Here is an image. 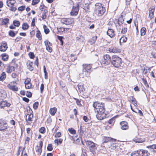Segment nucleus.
Wrapping results in <instances>:
<instances>
[{
  "mask_svg": "<svg viewBox=\"0 0 156 156\" xmlns=\"http://www.w3.org/2000/svg\"><path fill=\"white\" fill-rule=\"evenodd\" d=\"M76 39L77 41H80L83 42V41L84 39L83 36H80L79 37H76Z\"/></svg>",
  "mask_w": 156,
  "mask_h": 156,
  "instance_id": "nucleus-39",
  "label": "nucleus"
},
{
  "mask_svg": "<svg viewBox=\"0 0 156 156\" xmlns=\"http://www.w3.org/2000/svg\"><path fill=\"white\" fill-rule=\"evenodd\" d=\"M86 144L88 146L90 151L91 152H93L97 149V147L95 144L90 141H87L86 142Z\"/></svg>",
  "mask_w": 156,
  "mask_h": 156,
  "instance_id": "nucleus-5",
  "label": "nucleus"
},
{
  "mask_svg": "<svg viewBox=\"0 0 156 156\" xmlns=\"http://www.w3.org/2000/svg\"><path fill=\"white\" fill-rule=\"evenodd\" d=\"M2 24L3 25H7L9 23V19L8 18H5L3 19L2 21Z\"/></svg>",
  "mask_w": 156,
  "mask_h": 156,
  "instance_id": "nucleus-29",
  "label": "nucleus"
},
{
  "mask_svg": "<svg viewBox=\"0 0 156 156\" xmlns=\"http://www.w3.org/2000/svg\"><path fill=\"white\" fill-rule=\"evenodd\" d=\"M142 72V74L143 75H144L146 76H147V70L146 69L145 67L142 68L141 69Z\"/></svg>",
  "mask_w": 156,
  "mask_h": 156,
  "instance_id": "nucleus-35",
  "label": "nucleus"
},
{
  "mask_svg": "<svg viewBox=\"0 0 156 156\" xmlns=\"http://www.w3.org/2000/svg\"><path fill=\"white\" fill-rule=\"evenodd\" d=\"M115 140L112 138L109 137H104L103 139L104 143H107L112 140Z\"/></svg>",
  "mask_w": 156,
  "mask_h": 156,
  "instance_id": "nucleus-22",
  "label": "nucleus"
},
{
  "mask_svg": "<svg viewBox=\"0 0 156 156\" xmlns=\"http://www.w3.org/2000/svg\"><path fill=\"white\" fill-rule=\"evenodd\" d=\"M137 151H135L131 154V156H139Z\"/></svg>",
  "mask_w": 156,
  "mask_h": 156,
  "instance_id": "nucleus-51",
  "label": "nucleus"
},
{
  "mask_svg": "<svg viewBox=\"0 0 156 156\" xmlns=\"http://www.w3.org/2000/svg\"><path fill=\"white\" fill-rule=\"evenodd\" d=\"M147 147L153 150L154 152H156V144H154L147 146Z\"/></svg>",
  "mask_w": 156,
  "mask_h": 156,
  "instance_id": "nucleus-26",
  "label": "nucleus"
},
{
  "mask_svg": "<svg viewBox=\"0 0 156 156\" xmlns=\"http://www.w3.org/2000/svg\"><path fill=\"white\" fill-rule=\"evenodd\" d=\"M6 77L5 73L3 72L2 73L0 76V80L3 81L4 80Z\"/></svg>",
  "mask_w": 156,
  "mask_h": 156,
  "instance_id": "nucleus-25",
  "label": "nucleus"
},
{
  "mask_svg": "<svg viewBox=\"0 0 156 156\" xmlns=\"http://www.w3.org/2000/svg\"><path fill=\"white\" fill-rule=\"evenodd\" d=\"M69 132L73 134H74L76 133V131L73 128H69L68 129Z\"/></svg>",
  "mask_w": 156,
  "mask_h": 156,
  "instance_id": "nucleus-43",
  "label": "nucleus"
},
{
  "mask_svg": "<svg viewBox=\"0 0 156 156\" xmlns=\"http://www.w3.org/2000/svg\"><path fill=\"white\" fill-rule=\"evenodd\" d=\"M87 2H88L89 3H90V2L87 0H84L83 4V6H82V8L87 12H89L90 10L89 3H87Z\"/></svg>",
  "mask_w": 156,
  "mask_h": 156,
  "instance_id": "nucleus-10",
  "label": "nucleus"
},
{
  "mask_svg": "<svg viewBox=\"0 0 156 156\" xmlns=\"http://www.w3.org/2000/svg\"><path fill=\"white\" fill-rule=\"evenodd\" d=\"M29 55L30 57L32 59H33L34 57V55L33 52H30L29 53Z\"/></svg>",
  "mask_w": 156,
  "mask_h": 156,
  "instance_id": "nucleus-52",
  "label": "nucleus"
},
{
  "mask_svg": "<svg viewBox=\"0 0 156 156\" xmlns=\"http://www.w3.org/2000/svg\"><path fill=\"white\" fill-rule=\"evenodd\" d=\"M62 141L63 140L62 139L59 138V139H55L54 142L55 143L57 144V145H58L59 143L61 144L62 143Z\"/></svg>",
  "mask_w": 156,
  "mask_h": 156,
  "instance_id": "nucleus-36",
  "label": "nucleus"
},
{
  "mask_svg": "<svg viewBox=\"0 0 156 156\" xmlns=\"http://www.w3.org/2000/svg\"><path fill=\"white\" fill-rule=\"evenodd\" d=\"M36 36L39 40H41V34L40 31L39 30L37 31Z\"/></svg>",
  "mask_w": 156,
  "mask_h": 156,
  "instance_id": "nucleus-30",
  "label": "nucleus"
},
{
  "mask_svg": "<svg viewBox=\"0 0 156 156\" xmlns=\"http://www.w3.org/2000/svg\"><path fill=\"white\" fill-rule=\"evenodd\" d=\"M15 70V67L14 66H9L7 68V72L8 73H11Z\"/></svg>",
  "mask_w": 156,
  "mask_h": 156,
  "instance_id": "nucleus-24",
  "label": "nucleus"
},
{
  "mask_svg": "<svg viewBox=\"0 0 156 156\" xmlns=\"http://www.w3.org/2000/svg\"><path fill=\"white\" fill-rule=\"evenodd\" d=\"M105 8L101 3H97L95 4L94 12L98 16H102L105 12Z\"/></svg>",
  "mask_w": 156,
  "mask_h": 156,
  "instance_id": "nucleus-2",
  "label": "nucleus"
},
{
  "mask_svg": "<svg viewBox=\"0 0 156 156\" xmlns=\"http://www.w3.org/2000/svg\"><path fill=\"white\" fill-rule=\"evenodd\" d=\"M92 64H85L82 65L83 69V72H86L90 73L91 71V69L92 67Z\"/></svg>",
  "mask_w": 156,
  "mask_h": 156,
  "instance_id": "nucleus-9",
  "label": "nucleus"
},
{
  "mask_svg": "<svg viewBox=\"0 0 156 156\" xmlns=\"http://www.w3.org/2000/svg\"><path fill=\"white\" fill-rule=\"evenodd\" d=\"M124 20L122 17L119 18L118 21V23L119 26H121L123 23Z\"/></svg>",
  "mask_w": 156,
  "mask_h": 156,
  "instance_id": "nucleus-33",
  "label": "nucleus"
},
{
  "mask_svg": "<svg viewBox=\"0 0 156 156\" xmlns=\"http://www.w3.org/2000/svg\"><path fill=\"white\" fill-rule=\"evenodd\" d=\"M10 104L8 103L6 101H2L0 103V106L1 108H3L5 107H9Z\"/></svg>",
  "mask_w": 156,
  "mask_h": 156,
  "instance_id": "nucleus-17",
  "label": "nucleus"
},
{
  "mask_svg": "<svg viewBox=\"0 0 156 156\" xmlns=\"http://www.w3.org/2000/svg\"><path fill=\"white\" fill-rule=\"evenodd\" d=\"M45 129L44 127H41L39 130V132L40 133H45Z\"/></svg>",
  "mask_w": 156,
  "mask_h": 156,
  "instance_id": "nucleus-49",
  "label": "nucleus"
},
{
  "mask_svg": "<svg viewBox=\"0 0 156 156\" xmlns=\"http://www.w3.org/2000/svg\"><path fill=\"white\" fill-rule=\"evenodd\" d=\"M139 156H148L149 153L146 150H137Z\"/></svg>",
  "mask_w": 156,
  "mask_h": 156,
  "instance_id": "nucleus-11",
  "label": "nucleus"
},
{
  "mask_svg": "<svg viewBox=\"0 0 156 156\" xmlns=\"http://www.w3.org/2000/svg\"><path fill=\"white\" fill-rule=\"evenodd\" d=\"M22 39V37H17L15 40V42H17L20 41Z\"/></svg>",
  "mask_w": 156,
  "mask_h": 156,
  "instance_id": "nucleus-64",
  "label": "nucleus"
},
{
  "mask_svg": "<svg viewBox=\"0 0 156 156\" xmlns=\"http://www.w3.org/2000/svg\"><path fill=\"white\" fill-rule=\"evenodd\" d=\"M25 6H22L18 8V10L19 11H22L24 10L25 9Z\"/></svg>",
  "mask_w": 156,
  "mask_h": 156,
  "instance_id": "nucleus-54",
  "label": "nucleus"
},
{
  "mask_svg": "<svg viewBox=\"0 0 156 156\" xmlns=\"http://www.w3.org/2000/svg\"><path fill=\"white\" fill-rule=\"evenodd\" d=\"M132 98V100H131V102L135 106H136L137 105V101H136L135 99L133 97V96H131L130 97V98Z\"/></svg>",
  "mask_w": 156,
  "mask_h": 156,
  "instance_id": "nucleus-40",
  "label": "nucleus"
},
{
  "mask_svg": "<svg viewBox=\"0 0 156 156\" xmlns=\"http://www.w3.org/2000/svg\"><path fill=\"white\" fill-rule=\"evenodd\" d=\"M111 58L110 56L108 54H106L103 56L101 63L105 65H107L111 63Z\"/></svg>",
  "mask_w": 156,
  "mask_h": 156,
  "instance_id": "nucleus-4",
  "label": "nucleus"
},
{
  "mask_svg": "<svg viewBox=\"0 0 156 156\" xmlns=\"http://www.w3.org/2000/svg\"><path fill=\"white\" fill-rule=\"evenodd\" d=\"M57 111V108L55 107H54L51 108L49 110V112L52 115H54Z\"/></svg>",
  "mask_w": 156,
  "mask_h": 156,
  "instance_id": "nucleus-23",
  "label": "nucleus"
},
{
  "mask_svg": "<svg viewBox=\"0 0 156 156\" xmlns=\"http://www.w3.org/2000/svg\"><path fill=\"white\" fill-rule=\"evenodd\" d=\"M33 117V115L32 113L28 114L26 116V120L27 122H31L32 121V119Z\"/></svg>",
  "mask_w": 156,
  "mask_h": 156,
  "instance_id": "nucleus-21",
  "label": "nucleus"
},
{
  "mask_svg": "<svg viewBox=\"0 0 156 156\" xmlns=\"http://www.w3.org/2000/svg\"><path fill=\"white\" fill-rule=\"evenodd\" d=\"M107 34L111 37H112L115 35L114 31L112 29H109L107 32Z\"/></svg>",
  "mask_w": 156,
  "mask_h": 156,
  "instance_id": "nucleus-18",
  "label": "nucleus"
},
{
  "mask_svg": "<svg viewBox=\"0 0 156 156\" xmlns=\"http://www.w3.org/2000/svg\"><path fill=\"white\" fill-rule=\"evenodd\" d=\"M27 64V67L30 70L32 71L33 70L34 68L33 67V62L30 61H28Z\"/></svg>",
  "mask_w": 156,
  "mask_h": 156,
  "instance_id": "nucleus-19",
  "label": "nucleus"
},
{
  "mask_svg": "<svg viewBox=\"0 0 156 156\" xmlns=\"http://www.w3.org/2000/svg\"><path fill=\"white\" fill-rule=\"evenodd\" d=\"M97 38V37L96 36H95L92 37L91 41L93 43H94L96 40Z\"/></svg>",
  "mask_w": 156,
  "mask_h": 156,
  "instance_id": "nucleus-58",
  "label": "nucleus"
},
{
  "mask_svg": "<svg viewBox=\"0 0 156 156\" xmlns=\"http://www.w3.org/2000/svg\"><path fill=\"white\" fill-rule=\"evenodd\" d=\"M39 105V103L38 102H35L33 105V108L34 109L36 110L38 107Z\"/></svg>",
  "mask_w": 156,
  "mask_h": 156,
  "instance_id": "nucleus-44",
  "label": "nucleus"
},
{
  "mask_svg": "<svg viewBox=\"0 0 156 156\" xmlns=\"http://www.w3.org/2000/svg\"><path fill=\"white\" fill-rule=\"evenodd\" d=\"M109 51L113 53L119 52L120 50L117 47H111L109 49Z\"/></svg>",
  "mask_w": 156,
  "mask_h": 156,
  "instance_id": "nucleus-16",
  "label": "nucleus"
},
{
  "mask_svg": "<svg viewBox=\"0 0 156 156\" xmlns=\"http://www.w3.org/2000/svg\"><path fill=\"white\" fill-rule=\"evenodd\" d=\"M13 24L15 26L19 27L20 25V23L19 21L15 20L13 21Z\"/></svg>",
  "mask_w": 156,
  "mask_h": 156,
  "instance_id": "nucleus-37",
  "label": "nucleus"
},
{
  "mask_svg": "<svg viewBox=\"0 0 156 156\" xmlns=\"http://www.w3.org/2000/svg\"><path fill=\"white\" fill-rule=\"evenodd\" d=\"M81 126H80V129L78 130V132L80 134V136H82L83 133V131L81 129Z\"/></svg>",
  "mask_w": 156,
  "mask_h": 156,
  "instance_id": "nucleus-48",
  "label": "nucleus"
},
{
  "mask_svg": "<svg viewBox=\"0 0 156 156\" xmlns=\"http://www.w3.org/2000/svg\"><path fill=\"white\" fill-rule=\"evenodd\" d=\"M61 21L62 24L68 25L72 24L73 23L74 20L72 18H65L62 19Z\"/></svg>",
  "mask_w": 156,
  "mask_h": 156,
  "instance_id": "nucleus-7",
  "label": "nucleus"
},
{
  "mask_svg": "<svg viewBox=\"0 0 156 156\" xmlns=\"http://www.w3.org/2000/svg\"><path fill=\"white\" fill-rule=\"evenodd\" d=\"M146 31V29L145 27H142L140 30L141 35L144 36L145 34Z\"/></svg>",
  "mask_w": 156,
  "mask_h": 156,
  "instance_id": "nucleus-32",
  "label": "nucleus"
},
{
  "mask_svg": "<svg viewBox=\"0 0 156 156\" xmlns=\"http://www.w3.org/2000/svg\"><path fill=\"white\" fill-rule=\"evenodd\" d=\"M29 25L27 23H23L22 25V28L24 30H26L29 28Z\"/></svg>",
  "mask_w": 156,
  "mask_h": 156,
  "instance_id": "nucleus-28",
  "label": "nucleus"
},
{
  "mask_svg": "<svg viewBox=\"0 0 156 156\" xmlns=\"http://www.w3.org/2000/svg\"><path fill=\"white\" fill-rule=\"evenodd\" d=\"M40 1V0H33L32 1L31 4L34 5L37 4Z\"/></svg>",
  "mask_w": 156,
  "mask_h": 156,
  "instance_id": "nucleus-47",
  "label": "nucleus"
},
{
  "mask_svg": "<svg viewBox=\"0 0 156 156\" xmlns=\"http://www.w3.org/2000/svg\"><path fill=\"white\" fill-rule=\"evenodd\" d=\"M47 7L45 6L44 5H41L40 7V9L41 11H45L44 10Z\"/></svg>",
  "mask_w": 156,
  "mask_h": 156,
  "instance_id": "nucleus-53",
  "label": "nucleus"
},
{
  "mask_svg": "<svg viewBox=\"0 0 156 156\" xmlns=\"http://www.w3.org/2000/svg\"><path fill=\"white\" fill-rule=\"evenodd\" d=\"M45 44V45H48L49 46H52V44L50 42L48 41H44Z\"/></svg>",
  "mask_w": 156,
  "mask_h": 156,
  "instance_id": "nucleus-56",
  "label": "nucleus"
},
{
  "mask_svg": "<svg viewBox=\"0 0 156 156\" xmlns=\"http://www.w3.org/2000/svg\"><path fill=\"white\" fill-rule=\"evenodd\" d=\"M111 64L116 68L120 67L122 64V59L118 56L114 55L111 57Z\"/></svg>",
  "mask_w": 156,
  "mask_h": 156,
  "instance_id": "nucleus-3",
  "label": "nucleus"
},
{
  "mask_svg": "<svg viewBox=\"0 0 156 156\" xmlns=\"http://www.w3.org/2000/svg\"><path fill=\"white\" fill-rule=\"evenodd\" d=\"M7 44L5 41L2 42V45L0 46V51H5L7 49Z\"/></svg>",
  "mask_w": 156,
  "mask_h": 156,
  "instance_id": "nucleus-13",
  "label": "nucleus"
},
{
  "mask_svg": "<svg viewBox=\"0 0 156 156\" xmlns=\"http://www.w3.org/2000/svg\"><path fill=\"white\" fill-rule=\"evenodd\" d=\"M58 32H63L65 31V29L62 27L57 28Z\"/></svg>",
  "mask_w": 156,
  "mask_h": 156,
  "instance_id": "nucleus-59",
  "label": "nucleus"
},
{
  "mask_svg": "<svg viewBox=\"0 0 156 156\" xmlns=\"http://www.w3.org/2000/svg\"><path fill=\"white\" fill-rule=\"evenodd\" d=\"M128 124V123L126 121L121 122L120 123V125L121 129L122 130H126L128 129L129 126Z\"/></svg>",
  "mask_w": 156,
  "mask_h": 156,
  "instance_id": "nucleus-14",
  "label": "nucleus"
},
{
  "mask_svg": "<svg viewBox=\"0 0 156 156\" xmlns=\"http://www.w3.org/2000/svg\"><path fill=\"white\" fill-rule=\"evenodd\" d=\"M115 122V118H112L110 119L108 121V123L109 124L111 125L112 126Z\"/></svg>",
  "mask_w": 156,
  "mask_h": 156,
  "instance_id": "nucleus-38",
  "label": "nucleus"
},
{
  "mask_svg": "<svg viewBox=\"0 0 156 156\" xmlns=\"http://www.w3.org/2000/svg\"><path fill=\"white\" fill-rule=\"evenodd\" d=\"M30 81L31 80L30 78H27L25 81V85L28 84L29 83H30Z\"/></svg>",
  "mask_w": 156,
  "mask_h": 156,
  "instance_id": "nucleus-57",
  "label": "nucleus"
},
{
  "mask_svg": "<svg viewBox=\"0 0 156 156\" xmlns=\"http://www.w3.org/2000/svg\"><path fill=\"white\" fill-rule=\"evenodd\" d=\"M12 83V82H11L10 83L8 84L7 85L8 88L12 91H17L18 90V87L15 85H13Z\"/></svg>",
  "mask_w": 156,
  "mask_h": 156,
  "instance_id": "nucleus-15",
  "label": "nucleus"
},
{
  "mask_svg": "<svg viewBox=\"0 0 156 156\" xmlns=\"http://www.w3.org/2000/svg\"><path fill=\"white\" fill-rule=\"evenodd\" d=\"M47 149L48 151H51L53 150V147L52 145L51 144H48L47 147Z\"/></svg>",
  "mask_w": 156,
  "mask_h": 156,
  "instance_id": "nucleus-45",
  "label": "nucleus"
},
{
  "mask_svg": "<svg viewBox=\"0 0 156 156\" xmlns=\"http://www.w3.org/2000/svg\"><path fill=\"white\" fill-rule=\"evenodd\" d=\"M79 4H77L76 5L73 6L71 11L70 12V15L72 16H75L78 13L79 10Z\"/></svg>",
  "mask_w": 156,
  "mask_h": 156,
  "instance_id": "nucleus-6",
  "label": "nucleus"
},
{
  "mask_svg": "<svg viewBox=\"0 0 156 156\" xmlns=\"http://www.w3.org/2000/svg\"><path fill=\"white\" fill-rule=\"evenodd\" d=\"M8 128L7 122L2 119H0V130L2 131Z\"/></svg>",
  "mask_w": 156,
  "mask_h": 156,
  "instance_id": "nucleus-8",
  "label": "nucleus"
},
{
  "mask_svg": "<svg viewBox=\"0 0 156 156\" xmlns=\"http://www.w3.org/2000/svg\"><path fill=\"white\" fill-rule=\"evenodd\" d=\"M127 38L126 37L123 36L119 40L120 43L126 42V41Z\"/></svg>",
  "mask_w": 156,
  "mask_h": 156,
  "instance_id": "nucleus-34",
  "label": "nucleus"
},
{
  "mask_svg": "<svg viewBox=\"0 0 156 156\" xmlns=\"http://www.w3.org/2000/svg\"><path fill=\"white\" fill-rule=\"evenodd\" d=\"M61 134L60 132H58L56 133V134L55 135V137H56V138L59 137H60Z\"/></svg>",
  "mask_w": 156,
  "mask_h": 156,
  "instance_id": "nucleus-63",
  "label": "nucleus"
},
{
  "mask_svg": "<svg viewBox=\"0 0 156 156\" xmlns=\"http://www.w3.org/2000/svg\"><path fill=\"white\" fill-rule=\"evenodd\" d=\"M16 2L15 0H7L6 2L7 5L9 7L12 5L14 6V4Z\"/></svg>",
  "mask_w": 156,
  "mask_h": 156,
  "instance_id": "nucleus-20",
  "label": "nucleus"
},
{
  "mask_svg": "<svg viewBox=\"0 0 156 156\" xmlns=\"http://www.w3.org/2000/svg\"><path fill=\"white\" fill-rule=\"evenodd\" d=\"M9 35L12 37H14L15 36V32L13 30H10L9 32Z\"/></svg>",
  "mask_w": 156,
  "mask_h": 156,
  "instance_id": "nucleus-41",
  "label": "nucleus"
},
{
  "mask_svg": "<svg viewBox=\"0 0 156 156\" xmlns=\"http://www.w3.org/2000/svg\"><path fill=\"white\" fill-rule=\"evenodd\" d=\"M75 100L77 105L79 106H81V105L80 103L81 101L77 98H74Z\"/></svg>",
  "mask_w": 156,
  "mask_h": 156,
  "instance_id": "nucleus-46",
  "label": "nucleus"
},
{
  "mask_svg": "<svg viewBox=\"0 0 156 156\" xmlns=\"http://www.w3.org/2000/svg\"><path fill=\"white\" fill-rule=\"evenodd\" d=\"M47 50L50 52L52 51V49L50 46H48V45H45Z\"/></svg>",
  "mask_w": 156,
  "mask_h": 156,
  "instance_id": "nucleus-50",
  "label": "nucleus"
},
{
  "mask_svg": "<svg viewBox=\"0 0 156 156\" xmlns=\"http://www.w3.org/2000/svg\"><path fill=\"white\" fill-rule=\"evenodd\" d=\"M78 87L79 91L80 93H81V92H83V91H84L85 90L83 88V85L78 84Z\"/></svg>",
  "mask_w": 156,
  "mask_h": 156,
  "instance_id": "nucleus-31",
  "label": "nucleus"
},
{
  "mask_svg": "<svg viewBox=\"0 0 156 156\" xmlns=\"http://www.w3.org/2000/svg\"><path fill=\"white\" fill-rule=\"evenodd\" d=\"M93 106L95 111L98 113L96 117L98 120H101L106 118L104 104L96 102L94 103Z\"/></svg>",
  "mask_w": 156,
  "mask_h": 156,
  "instance_id": "nucleus-1",
  "label": "nucleus"
},
{
  "mask_svg": "<svg viewBox=\"0 0 156 156\" xmlns=\"http://www.w3.org/2000/svg\"><path fill=\"white\" fill-rule=\"evenodd\" d=\"M149 18H150V20H151L154 17V14L155 11V7L154 6L151 7L149 8Z\"/></svg>",
  "mask_w": 156,
  "mask_h": 156,
  "instance_id": "nucleus-12",
  "label": "nucleus"
},
{
  "mask_svg": "<svg viewBox=\"0 0 156 156\" xmlns=\"http://www.w3.org/2000/svg\"><path fill=\"white\" fill-rule=\"evenodd\" d=\"M58 40H59L60 42H61L62 43L61 44L62 45L63 42L62 40L63 38V37H62L58 36Z\"/></svg>",
  "mask_w": 156,
  "mask_h": 156,
  "instance_id": "nucleus-60",
  "label": "nucleus"
},
{
  "mask_svg": "<svg viewBox=\"0 0 156 156\" xmlns=\"http://www.w3.org/2000/svg\"><path fill=\"white\" fill-rule=\"evenodd\" d=\"M43 28L44 29V32L45 34H48L49 32V30L47 28V27L45 25H44L43 26Z\"/></svg>",
  "mask_w": 156,
  "mask_h": 156,
  "instance_id": "nucleus-42",
  "label": "nucleus"
},
{
  "mask_svg": "<svg viewBox=\"0 0 156 156\" xmlns=\"http://www.w3.org/2000/svg\"><path fill=\"white\" fill-rule=\"evenodd\" d=\"M9 7L10 8V9L13 11L15 12L17 9L16 7V6H14L12 5L10 6Z\"/></svg>",
  "mask_w": 156,
  "mask_h": 156,
  "instance_id": "nucleus-55",
  "label": "nucleus"
},
{
  "mask_svg": "<svg viewBox=\"0 0 156 156\" xmlns=\"http://www.w3.org/2000/svg\"><path fill=\"white\" fill-rule=\"evenodd\" d=\"M26 95L27 96L28 98H30L32 96V94L31 92L28 91H27Z\"/></svg>",
  "mask_w": 156,
  "mask_h": 156,
  "instance_id": "nucleus-62",
  "label": "nucleus"
},
{
  "mask_svg": "<svg viewBox=\"0 0 156 156\" xmlns=\"http://www.w3.org/2000/svg\"><path fill=\"white\" fill-rule=\"evenodd\" d=\"M1 56L2 57V59L4 61H7L8 59L9 56L5 54H3Z\"/></svg>",
  "mask_w": 156,
  "mask_h": 156,
  "instance_id": "nucleus-27",
  "label": "nucleus"
},
{
  "mask_svg": "<svg viewBox=\"0 0 156 156\" xmlns=\"http://www.w3.org/2000/svg\"><path fill=\"white\" fill-rule=\"evenodd\" d=\"M127 31V28H124L122 29V30L121 31V33L123 34H125Z\"/></svg>",
  "mask_w": 156,
  "mask_h": 156,
  "instance_id": "nucleus-61",
  "label": "nucleus"
}]
</instances>
